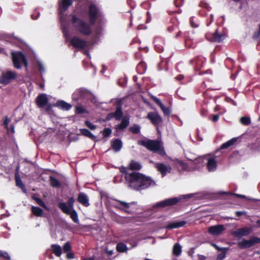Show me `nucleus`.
<instances>
[{"mask_svg": "<svg viewBox=\"0 0 260 260\" xmlns=\"http://www.w3.org/2000/svg\"><path fill=\"white\" fill-rule=\"evenodd\" d=\"M125 179L131 187L137 190L142 188L146 183L145 175L138 172L128 173L125 172Z\"/></svg>", "mask_w": 260, "mask_h": 260, "instance_id": "nucleus-1", "label": "nucleus"}, {"mask_svg": "<svg viewBox=\"0 0 260 260\" xmlns=\"http://www.w3.org/2000/svg\"><path fill=\"white\" fill-rule=\"evenodd\" d=\"M72 22L75 29L82 35L88 36L91 34L92 29L90 24L77 18L75 16H73Z\"/></svg>", "mask_w": 260, "mask_h": 260, "instance_id": "nucleus-2", "label": "nucleus"}, {"mask_svg": "<svg viewBox=\"0 0 260 260\" xmlns=\"http://www.w3.org/2000/svg\"><path fill=\"white\" fill-rule=\"evenodd\" d=\"M193 196V194H184L181 195L178 197L173 198L171 199H168L162 201L158 203H157L156 206L157 207H164L168 206L174 205L182 200H188Z\"/></svg>", "mask_w": 260, "mask_h": 260, "instance_id": "nucleus-3", "label": "nucleus"}, {"mask_svg": "<svg viewBox=\"0 0 260 260\" xmlns=\"http://www.w3.org/2000/svg\"><path fill=\"white\" fill-rule=\"evenodd\" d=\"M12 58L14 66L16 69H20L23 65L25 67L27 66L26 58L21 52H12Z\"/></svg>", "mask_w": 260, "mask_h": 260, "instance_id": "nucleus-4", "label": "nucleus"}, {"mask_svg": "<svg viewBox=\"0 0 260 260\" xmlns=\"http://www.w3.org/2000/svg\"><path fill=\"white\" fill-rule=\"evenodd\" d=\"M257 243H260V238L252 237L249 240L243 239L238 243V246L240 249H247L254 246Z\"/></svg>", "mask_w": 260, "mask_h": 260, "instance_id": "nucleus-5", "label": "nucleus"}, {"mask_svg": "<svg viewBox=\"0 0 260 260\" xmlns=\"http://www.w3.org/2000/svg\"><path fill=\"white\" fill-rule=\"evenodd\" d=\"M147 149L161 155L165 154L162 144L159 141L147 140Z\"/></svg>", "mask_w": 260, "mask_h": 260, "instance_id": "nucleus-6", "label": "nucleus"}, {"mask_svg": "<svg viewBox=\"0 0 260 260\" xmlns=\"http://www.w3.org/2000/svg\"><path fill=\"white\" fill-rule=\"evenodd\" d=\"M74 0H60L59 3L60 19L61 22V25L63 26V22L65 21V18L63 13L65 12L68 8L72 4Z\"/></svg>", "mask_w": 260, "mask_h": 260, "instance_id": "nucleus-7", "label": "nucleus"}, {"mask_svg": "<svg viewBox=\"0 0 260 260\" xmlns=\"http://www.w3.org/2000/svg\"><path fill=\"white\" fill-rule=\"evenodd\" d=\"M205 159L208 171L210 172L215 171L217 167V157L208 154L205 156Z\"/></svg>", "mask_w": 260, "mask_h": 260, "instance_id": "nucleus-8", "label": "nucleus"}, {"mask_svg": "<svg viewBox=\"0 0 260 260\" xmlns=\"http://www.w3.org/2000/svg\"><path fill=\"white\" fill-rule=\"evenodd\" d=\"M134 204V202L127 203L124 201L115 200V202L113 203V206L116 209L125 212L129 213V209Z\"/></svg>", "mask_w": 260, "mask_h": 260, "instance_id": "nucleus-9", "label": "nucleus"}, {"mask_svg": "<svg viewBox=\"0 0 260 260\" xmlns=\"http://www.w3.org/2000/svg\"><path fill=\"white\" fill-rule=\"evenodd\" d=\"M16 77V74L14 72L7 71L3 73L0 76V83L3 84H8L10 81Z\"/></svg>", "mask_w": 260, "mask_h": 260, "instance_id": "nucleus-10", "label": "nucleus"}, {"mask_svg": "<svg viewBox=\"0 0 260 260\" xmlns=\"http://www.w3.org/2000/svg\"><path fill=\"white\" fill-rule=\"evenodd\" d=\"M148 118L150 119L151 122L155 125L157 126L158 124H160L162 119L161 117L159 116V115L157 113L155 112H151L149 113L147 115Z\"/></svg>", "mask_w": 260, "mask_h": 260, "instance_id": "nucleus-11", "label": "nucleus"}, {"mask_svg": "<svg viewBox=\"0 0 260 260\" xmlns=\"http://www.w3.org/2000/svg\"><path fill=\"white\" fill-rule=\"evenodd\" d=\"M71 43L74 47L77 48H83L87 44L86 41L77 37H74L72 39Z\"/></svg>", "mask_w": 260, "mask_h": 260, "instance_id": "nucleus-12", "label": "nucleus"}, {"mask_svg": "<svg viewBox=\"0 0 260 260\" xmlns=\"http://www.w3.org/2000/svg\"><path fill=\"white\" fill-rule=\"evenodd\" d=\"M251 231V229H238L237 231H233L232 235L235 237L240 238L249 235Z\"/></svg>", "mask_w": 260, "mask_h": 260, "instance_id": "nucleus-13", "label": "nucleus"}, {"mask_svg": "<svg viewBox=\"0 0 260 260\" xmlns=\"http://www.w3.org/2000/svg\"><path fill=\"white\" fill-rule=\"evenodd\" d=\"M157 171L161 173L162 176H165L167 173L170 172L171 167L166 166L162 163H157L155 165Z\"/></svg>", "mask_w": 260, "mask_h": 260, "instance_id": "nucleus-14", "label": "nucleus"}, {"mask_svg": "<svg viewBox=\"0 0 260 260\" xmlns=\"http://www.w3.org/2000/svg\"><path fill=\"white\" fill-rule=\"evenodd\" d=\"M89 17L91 24H92L96 17L99 15V11L95 6L91 5L89 7Z\"/></svg>", "mask_w": 260, "mask_h": 260, "instance_id": "nucleus-15", "label": "nucleus"}, {"mask_svg": "<svg viewBox=\"0 0 260 260\" xmlns=\"http://www.w3.org/2000/svg\"><path fill=\"white\" fill-rule=\"evenodd\" d=\"M37 105L39 107L42 108L47 105L48 102V99L47 95L45 94H42L39 95L36 100Z\"/></svg>", "mask_w": 260, "mask_h": 260, "instance_id": "nucleus-16", "label": "nucleus"}, {"mask_svg": "<svg viewBox=\"0 0 260 260\" xmlns=\"http://www.w3.org/2000/svg\"><path fill=\"white\" fill-rule=\"evenodd\" d=\"M150 96L151 98L154 100V101L160 107L165 115H169L170 114V109L169 108L164 106V105L161 103V101L152 95H150Z\"/></svg>", "mask_w": 260, "mask_h": 260, "instance_id": "nucleus-17", "label": "nucleus"}, {"mask_svg": "<svg viewBox=\"0 0 260 260\" xmlns=\"http://www.w3.org/2000/svg\"><path fill=\"white\" fill-rule=\"evenodd\" d=\"M78 201L83 206L88 207L89 206L88 198L85 194L80 193L78 196Z\"/></svg>", "mask_w": 260, "mask_h": 260, "instance_id": "nucleus-18", "label": "nucleus"}, {"mask_svg": "<svg viewBox=\"0 0 260 260\" xmlns=\"http://www.w3.org/2000/svg\"><path fill=\"white\" fill-rule=\"evenodd\" d=\"M122 146V142L119 139H116L111 142V147L115 151L118 152L120 151Z\"/></svg>", "mask_w": 260, "mask_h": 260, "instance_id": "nucleus-19", "label": "nucleus"}, {"mask_svg": "<svg viewBox=\"0 0 260 260\" xmlns=\"http://www.w3.org/2000/svg\"><path fill=\"white\" fill-rule=\"evenodd\" d=\"M190 226L187 224L186 221L181 220V221H176L175 222H173L170 223L167 226V228H179L183 226Z\"/></svg>", "mask_w": 260, "mask_h": 260, "instance_id": "nucleus-20", "label": "nucleus"}, {"mask_svg": "<svg viewBox=\"0 0 260 260\" xmlns=\"http://www.w3.org/2000/svg\"><path fill=\"white\" fill-rule=\"evenodd\" d=\"M58 206L64 213L67 214L74 209L65 203H60Z\"/></svg>", "mask_w": 260, "mask_h": 260, "instance_id": "nucleus-21", "label": "nucleus"}, {"mask_svg": "<svg viewBox=\"0 0 260 260\" xmlns=\"http://www.w3.org/2000/svg\"><path fill=\"white\" fill-rule=\"evenodd\" d=\"M51 249L53 253L57 256H60L62 253V249L61 247L56 244L51 245Z\"/></svg>", "mask_w": 260, "mask_h": 260, "instance_id": "nucleus-22", "label": "nucleus"}, {"mask_svg": "<svg viewBox=\"0 0 260 260\" xmlns=\"http://www.w3.org/2000/svg\"><path fill=\"white\" fill-rule=\"evenodd\" d=\"M56 106L64 110H69L72 107V106L70 104H68L63 101L57 102Z\"/></svg>", "mask_w": 260, "mask_h": 260, "instance_id": "nucleus-23", "label": "nucleus"}, {"mask_svg": "<svg viewBox=\"0 0 260 260\" xmlns=\"http://www.w3.org/2000/svg\"><path fill=\"white\" fill-rule=\"evenodd\" d=\"M129 168L132 170H139L142 168V166L139 162L132 160L129 163Z\"/></svg>", "mask_w": 260, "mask_h": 260, "instance_id": "nucleus-24", "label": "nucleus"}, {"mask_svg": "<svg viewBox=\"0 0 260 260\" xmlns=\"http://www.w3.org/2000/svg\"><path fill=\"white\" fill-rule=\"evenodd\" d=\"M225 37V34H219L217 31L213 34L212 39L213 41L216 42H221L222 41Z\"/></svg>", "mask_w": 260, "mask_h": 260, "instance_id": "nucleus-25", "label": "nucleus"}, {"mask_svg": "<svg viewBox=\"0 0 260 260\" xmlns=\"http://www.w3.org/2000/svg\"><path fill=\"white\" fill-rule=\"evenodd\" d=\"M225 229H208V233L213 236H218L222 234Z\"/></svg>", "mask_w": 260, "mask_h": 260, "instance_id": "nucleus-26", "label": "nucleus"}, {"mask_svg": "<svg viewBox=\"0 0 260 260\" xmlns=\"http://www.w3.org/2000/svg\"><path fill=\"white\" fill-rule=\"evenodd\" d=\"M181 246L178 243H175L173 246V254L175 256H178L181 254Z\"/></svg>", "mask_w": 260, "mask_h": 260, "instance_id": "nucleus-27", "label": "nucleus"}, {"mask_svg": "<svg viewBox=\"0 0 260 260\" xmlns=\"http://www.w3.org/2000/svg\"><path fill=\"white\" fill-rule=\"evenodd\" d=\"M80 132L82 135L90 138L92 140H94L95 139V137L88 130L86 129H81Z\"/></svg>", "mask_w": 260, "mask_h": 260, "instance_id": "nucleus-28", "label": "nucleus"}, {"mask_svg": "<svg viewBox=\"0 0 260 260\" xmlns=\"http://www.w3.org/2000/svg\"><path fill=\"white\" fill-rule=\"evenodd\" d=\"M237 141V138H233L231 140L228 141V142H225V143H223L221 146L220 148L225 149L233 145Z\"/></svg>", "mask_w": 260, "mask_h": 260, "instance_id": "nucleus-29", "label": "nucleus"}, {"mask_svg": "<svg viewBox=\"0 0 260 260\" xmlns=\"http://www.w3.org/2000/svg\"><path fill=\"white\" fill-rule=\"evenodd\" d=\"M129 124V119L127 117H124L121 123L118 126V128L123 129L125 128Z\"/></svg>", "mask_w": 260, "mask_h": 260, "instance_id": "nucleus-30", "label": "nucleus"}, {"mask_svg": "<svg viewBox=\"0 0 260 260\" xmlns=\"http://www.w3.org/2000/svg\"><path fill=\"white\" fill-rule=\"evenodd\" d=\"M116 250L118 252H124L126 251L127 247L125 244L119 243L116 245Z\"/></svg>", "mask_w": 260, "mask_h": 260, "instance_id": "nucleus-31", "label": "nucleus"}, {"mask_svg": "<svg viewBox=\"0 0 260 260\" xmlns=\"http://www.w3.org/2000/svg\"><path fill=\"white\" fill-rule=\"evenodd\" d=\"M31 211L34 215L37 216H41L43 214V210L39 207L32 206Z\"/></svg>", "mask_w": 260, "mask_h": 260, "instance_id": "nucleus-32", "label": "nucleus"}, {"mask_svg": "<svg viewBox=\"0 0 260 260\" xmlns=\"http://www.w3.org/2000/svg\"><path fill=\"white\" fill-rule=\"evenodd\" d=\"M15 179H16V183L17 186L20 187L24 192H26V190L24 187V185H23L21 179L19 178L18 175H15Z\"/></svg>", "mask_w": 260, "mask_h": 260, "instance_id": "nucleus-33", "label": "nucleus"}, {"mask_svg": "<svg viewBox=\"0 0 260 260\" xmlns=\"http://www.w3.org/2000/svg\"><path fill=\"white\" fill-rule=\"evenodd\" d=\"M227 249L223 248L222 252L217 255L216 260H223L226 256V250Z\"/></svg>", "mask_w": 260, "mask_h": 260, "instance_id": "nucleus-34", "label": "nucleus"}, {"mask_svg": "<svg viewBox=\"0 0 260 260\" xmlns=\"http://www.w3.org/2000/svg\"><path fill=\"white\" fill-rule=\"evenodd\" d=\"M73 220L76 222L78 221V215L77 212L73 209L69 214Z\"/></svg>", "mask_w": 260, "mask_h": 260, "instance_id": "nucleus-35", "label": "nucleus"}, {"mask_svg": "<svg viewBox=\"0 0 260 260\" xmlns=\"http://www.w3.org/2000/svg\"><path fill=\"white\" fill-rule=\"evenodd\" d=\"M50 183L54 187H58L60 185L59 182L53 177H50Z\"/></svg>", "mask_w": 260, "mask_h": 260, "instance_id": "nucleus-36", "label": "nucleus"}, {"mask_svg": "<svg viewBox=\"0 0 260 260\" xmlns=\"http://www.w3.org/2000/svg\"><path fill=\"white\" fill-rule=\"evenodd\" d=\"M71 249V245L69 242H66L63 246V251L64 253L70 251Z\"/></svg>", "mask_w": 260, "mask_h": 260, "instance_id": "nucleus-37", "label": "nucleus"}, {"mask_svg": "<svg viewBox=\"0 0 260 260\" xmlns=\"http://www.w3.org/2000/svg\"><path fill=\"white\" fill-rule=\"evenodd\" d=\"M240 122L243 124L247 125L250 123V119L247 117H242L240 119Z\"/></svg>", "mask_w": 260, "mask_h": 260, "instance_id": "nucleus-38", "label": "nucleus"}, {"mask_svg": "<svg viewBox=\"0 0 260 260\" xmlns=\"http://www.w3.org/2000/svg\"><path fill=\"white\" fill-rule=\"evenodd\" d=\"M131 131L134 134H137L139 132L140 127L137 125H134L130 127Z\"/></svg>", "mask_w": 260, "mask_h": 260, "instance_id": "nucleus-39", "label": "nucleus"}, {"mask_svg": "<svg viewBox=\"0 0 260 260\" xmlns=\"http://www.w3.org/2000/svg\"><path fill=\"white\" fill-rule=\"evenodd\" d=\"M0 257H3L7 260H10V257L7 252L0 250Z\"/></svg>", "mask_w": 260, "mask_h": 260, "instance_id": "nucleus-40", "label": "nucleus"}, {"mask_svg": "<svg viewBox=\"0 0 260 260\" xmlns=\"http://www.w3.org/2000/svg\"><path fill=\"white\" fill-rule=\"evenodd\" d=\"M122 111L120 109H118L115 113H114V117L117 119H119L120 118V117L122 116Z\"/></svg>", "mask_w": 260, "mask_h": 260, "instance_id": "nucleus-41", "label": "nucleus"}, {"mask_svg": "<svg viewBox=\"0 0 260 260\" xmlns=\"http://www.w3.org/2000/svg\"><path fill=\"white\" fill-rule=\"evenodd\" d=\"M34 199L36 201L37 204H39L40 206L43 207V208H44L45 209H47L46 205L40 199H39L38 198H34Z\"/></svg>", "mask_w": 260, "mask_h": 260, "instance_id": "nucleus-42", "label": "nucleus"}, {"mask_svg": "<svg viewBox=\"0 0 260 260\" xmlns=\"http://www.w3.org/2000/svg\"><path fill=\"white\" fill-rule=\"evenodd\" d=\"M111 129L109 128H106L103 132V134L104 137H108L111 134Z\"/></svg>", "mask_w": 260, "mask_h": 260, "instance_id": "nucleus-43", "label": "nucleus"}, {"mask_svg": "<svg viewBox=\"0 0 260 260\" xmlns=\"http://www.w3.org/2000/svg\"><path fill=\"white\" fill-rule=\"evenodd\" d=\"M177 162L178 164L182 168L183 170H186L188 167V166L186 164L182 162L181 160H177Z\"/></svg>", "mask_w": 260, "mask_h": 260, "instance_id": "nucleus-44", "label": "nucleus"}, {"mask_svg": "<svg viewBox=\"0 0 260 260\" xmlns=\"http://www.w3.org/2000/svg\"><path fill=\"white\" fill-rule=\"evenodd\" d=\"M234 195L236 196V197H237L245 199H247V200H249V201H256V200L254 199L249 198H248V197H246L245 196H244V195L237 194V193H234Z\"/></svg>", "mask_w": 260, "mask_h": 260, "instance_id": "nucleus-45", "label": "nucleus"}, {"mask_svg": "<svg viewBox=\"0 0 260 260\" xmlns=\"http://www.w3.org/2000/svg\"><path fill=\"white\" fill-rule=\"evenodd\" d=\"M85 124L88 128H89L90 129H92V130L95 129L96 127L95 125L93 124L92 123H91L90 122H89L88 121H85Z\"/></svg>", "mask_w": 260, "mask_h": 260, "instance_id": "nucleus-46", "label": "nucleus"}, {"mask_svg": "<svg viewBox=\"0 0 260 260\" xmlns=\"http://www.w3.org/2000/svg\"><path fill=\"white\" fill-rule=\"evenodd\" d=\"M74 199L73 198H71L69 199L67 205H68L69 206H70L71 208L74 209Z\"/></svg>", "mask_w": 260, "mask_h": 260, "instance_id": "nucleus-47", "label": "nucleus"}, {"mask_svg": "<svg viewBox=\"0 0 260 260\" xmlns=\"http://www.w3.org/2000/svg\"><path fill=\"white\" fill-rule=\"evenodd\" d=\"M38 65L40 71L41 72H44V68L43 63L41 61H38Z\"/></svg>", "mask_w": 260, "mask_h": 260, "instance_id": "nucleus-48", "label": "nucleus"}, {"mask_svg": "<svg viewBox=\"0 0 260 260\" xmlns=\"http://www.w3.org/2000/svg\"><path fill=\"white\" fill-rule=\"evenodd\" d=\"M147 187L150 185H153L155 184V182L152 180L149 177H147Z\"/></svg>", "mask_w": 260, "mask_h": 260, "instance_id": "nucleus-49", "label": "nucleus"}, {"mask_svg": "<svg viewBox=\"0 0 260 260\" xmlns=\"http://www.w3.org/2000/svg\"><path fill=\"white\" fill-rule=\"evenodd\" d=\"M67 258L68 259H73L74 258V255L73 254V253L72 252H67Z\"/></svg>", "mask_w": 260, "mask_h": 260, "instance_id": "nucleus-50", "label": "nucleus"}, {"mask_svg": "<svg viewBox=\"0 0 260 260\" xmlns=\"http://www.w3.org/2000/svg\"><path fill=\"white\" fill-rule=\"evenodd\" d=\"M9 122H10V120L7 117L5 118V120L4 122V124L5 126V127L7 129V130L8 131H9V129L8 128V125L9 123Z\"/></svg>", "mask_w": 260, "mask_h": 260, "instance_id": "nucleus-51", "label": "nucleus"}, {"mask_svg": "<svg viewBox=\"0 0 260 260\" xmlns=\"http://www.w3.org/2000/svg\"><path fill=\"white\" fill-rule=\"evenodd\" d=\"M84 111V109L81 107H77L76 108V112L78 113H83Z\"/></svg>", "mask_w": 260, "mask_h": 260, "instance_id": "nucleus-52", "label": "nucleus"}, {"mask_svg": "<svg viewBox=\"0 0 260 260\" xmlns=\"http://www.w3.org/2000/svg\"><path fill=\"white\" fill-rule=\"evenodd\" d=\"M39 13L35 12L31 15V18L33 19H37L39 17Z\"/></svg>", "mask_w": 260, "mask_h": 260, "instance_id": "nucleus-53", "label": "nucleus"}, {"mask_svg": "<svg viewBox=\"0 0 260 260\" xmlns=\"http://www.w3.org/2000/svg\"><path fill=\"white\" fill-rule=\"evenodd\" d=\"M199 260H206V257L203 255L198 254V255Z\"/></svg>", "mask_w": 260, "mask_h": 260, "instance_id": "nucleus-54", "label": "nucleus"}, {"mask_svg": "<svg viewBox=\"0 0 260 260\" xmlns=\"http://www.w3.org/2000/svg\"><path fill=\"white\" fill-rule=\"evenodd\" d=\"M219 119V116L218 115H214L213 116V117L212 118V120L213 121V122H216Z\"/></svg>", "mask_w": 260, "mask_h": 260, "instance_id": "nucleus-55", "label": "nucleus"}, {"mask_svg": "<svg viewBox=\"0 0 260 260\" xmlns=\"http://www.w3.org/2000/svg\"><path fill=\"white\" fill-rule=\"evenodd\" d=\"M62 31H63V35H64V37H66V39L67 40L68 39V33L66 31V29L63 26L62 28Z\"/></svg>", "mask_w": 260, "mask_h": 260, "instance_id": "nucleus-56", "label": "nucleus"}, {"mask_svg": "<svg viewBox=\"0 0 260 260\" xmlns=\"http://www.w3.org/2000/svg\"><path fill=\"white\" fill-rule=\"evenodd\" d=\"M138 144L146 147V142L145 141H138Z\"/></svg>", "mask_w": 260, "mask_h": 260, "instance_id": "nucleus-57", "label": "nucleus"}, {"mask_svg": "<svg viewBox=\"0 0 260 260\" xmlns=\"http://www.w3.org/2000/svg\"><path fill=\"white\" fill-rule=\"evenodd\" d=\"M243 213H244V212H241V211H237L236 213V215L238 216H240L242 215Z\"/></svg>", "mask_w": 260, "mask_h": 260, "instance_id": "nucleus-58", "label": "nucleus"}, {"mask_svg": "<svg viewBox=\"0 0 260 260\" xmlns=\"http://www.w3.org/2000/svg\"><path fill=\"white\" fill-rule=\"evenodd\" d=\"M213 246L214 247H215V248L216 249H217L218 250H222L223 248H219L215 244H213Z\"/></svg>", "mask_w": 260, "mask_h": 260, "instance_id": "nucleus-59", "label": "nucleus"}, {"mask_svg": "<svg viewBox=\"0 0 260 260\" xmlns=\"http://www.w3.org/2000/svg\"><path fill=\"white\" fill-rule=\"evenodd\" d=\"M210 228H223V226H222V225H218L212 226Z\"/></svg>", "mask_w": 260, "mask_h": 260, "instance_id": "nucleus-60", "label": "nucleus"}, {"mask_svg": "<svg viewBox=\"0 0 260 260\" xmlns=\"http://www.w3.org/2000/svg\"><path fill=\"white\" fill-rule=\"evenodd\" d=\"M82 260H94L93 257H89V258H84Z\"/></svg>", "mask_w": 260, "mask_h": 260, "instance_id": "nucleus-61", "label": "nucleus"}, {"mask_svg": "<svg viewBox=\"0 0 260 260\" xmlns=\"http://www.w3.org/2000/svg\"><path fill=\"white\" fill-rule=\"evenodd\" d=\"M69 230H70V231L72 232H76V230H77L78 229H73V228H71V229H68Z\"/></svg>", "mask_w": 260, "mask_h": 260, "instance_id": "nucleus-62", "label": "nucleus"}, {"mask_svg": "<svg viewBox=\"0 0 260 260\" xmlns=\"http://www.w3.org/2000/svg\"><path fill=\"white\" fill-rule=\"evenodd\" d=\"M193 24H194V22H193L192 21V20H190V24H191V25L192 27H197V25H194Z\"/></svg>", "mask_w": 260, "mask_h": 260, "instance_id": "nucleus-63", "label": "nucleus"}, {"mask_svg": "<svg viewBox=\"0 0 260 260\" xmlns=\"http://www.w3.org/2000/svg\"><path fill=\"white\" fill-rule=\"evenodd\" d=\"M107 253L109 255H111L113 254V251L112 250L107 251Z\"/></svg>", "mask_w": 260, "mask_h": 260, "instance_id": "nucleus-64", "label": "nucleus"}]
</instances>
